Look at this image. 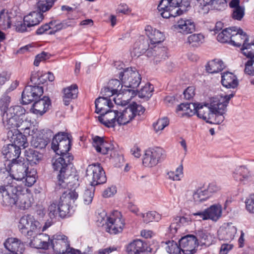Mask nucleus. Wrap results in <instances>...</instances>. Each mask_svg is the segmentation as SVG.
Returning <instances> with one entry per match:
<instances>
[{
	"instance_id": "nucleus-1",
	"label": "nucleus",
	"mask_w": 254,
	"mask_h": 254,
	"mask_svg": "<svg viewBox=\"0 0 254 254\" xmlns=\"http://www.w3.org/2000/svg\"><path fill=\"white\" fill-rule=\"evenodd\" d=\"M234 93L220 97H213L207 103H190L187 111L182 113L181 117H190L195 114L197 116L211 124H220L224 120V114L230 100Z\"/></svg>"
},
{
	"instance_id": "nucleus-2",
	"label": "nucleus",
	"mask_w": 254,
	"mask_h": 254,
	"mask_svg": "<svg viewBox=\"0 0 254 254\" xmlns=\"http://www.w3.org/2000/svg\"><path fill=\"white\" fill-rule=\"evenodd\" d=\"M25 190H27L21 184H17L16 182L0 186L1 203L5 206L15 205L22 210L29 208L33 203V198L30 193L23 192Z\"/></svg>"
},
{
	"instance_id": "nucleus-3",
	"label": "nucleus",
	"mask_w": 254,
	"mask_h": 254,
	"mask_svg": "<svg viewBox=\"0 0 254 254\" xmlns=\"http://www.w3.org/2000/svg\"><path fill=\"white\" fill-rule=\"evenodd\" d=\"M190 7L188 0H161L158 6L160 15L165 18L180 15Z\"/></svg>"
},
{
	"instance_id": "nucleus-4",
	"label": "nucleus",
	"mask_w": 254,
	"mask_h": 254,
	"mask_svg": "<svg viewBox=\"0 0 254 254\" xmlns=\"http://www.w3.org/2000/svg\"><path fill=\"white\" fill-rule=\"evenodd\" d=\"M60 156L53 164L54 170L59 171L58 175V183L56 187L57 190L68 188L69 180L70 178H72V176L65 177V172L68 165L73 160V157L70 154Z\"/></svg>"
},
{
	"instance_id": "nucleus-5",
	"label": "nucleus",
	"mask_w": 254,
	"mask_h": 254,
	"mask_svg": "<svg viewBox=\"0 0 254 254\" xmlns=\"http://www.w3.org/2000/svg\"><path fill=\"white\" fill-rule=\"evenodd\" d=\"M125 87V90L132 93V96L136 95V88L141 82V77L139 72L132 67L127 68L120 71L119 76Z\"/></svg>"
},
{
	"instance_id": "nucleus-6",
	"label": "nucleus",
	"mask_w": 254,
	"mask_h": 254,
	"mask_svg": "<svg viewBox=\"0 0 254 254\" xmlns=\"http://www.w3.org/2000/svg\"><path fill=\"white\" fill-rule=\"evenodd\" d=\"M25 110L21 106L11 107L3 114L2 123L7 129L13 128L15 130L19 120L25 114Z\"/></svg>"
},
{
	"instance_id": "nucleus-7",
	"label": "nucleus",
	"mask_w": 254,
	"mask_h": 254,
	"mask_svg": "<svg viewBox=\"0 0 254 254\" xmlns=\"http://www.w3.org/2000/svg\"><path fill=\"white\" fill-rule=\"evenodd\" d=\"M144 111L143 106L133 102L122 112L118 111L117 124L120 126L125 125L129 123L137 115L143 114Z\"/></svg>"
},
{
	"instance_id": "nucleus-8",
	"label": "nucleus",
	"mask_w": 254,
	"mask_h": 254,
	"mask_svg": "<svg viewBox=\"0 0 254 254\" xmlns=\"http://www.w3.org/2000/svg\"><path fill=\"white\" fill-rule=\"evenodd\" d=\"M71 139L64 133H58L53 138L52 148L58 155L70 154L68 152L71 147Z\"/></svg>"
},
{
	"instance_id": "nucleus-9",
	"label": "nucleus",
	"mask_w": 254,
	"mask_h": 254,
	"mask_svg": "<svg viewBox=\"0 0 254 254\" xmlns=\"http://www.w3.org/2000/svg\"><path fill=\"white\" fill-rule=\"evenodd\" d=\"M18 228L21 234L26 236H32L34 233L41 229V225L34 216L27 214L20 218Z\"/></svg>"
},
{
	"instance_id": "nucleus-10",
	"label": "nucleus",
	"mask_w": 254,
	"mask_h": 254,
	"mask_svg": "<svg viewBox=\"0 0 254 254\" xmlns=\"http://www.w3.org/2000/svg\"><path fill=\"white\" fill-rule=\"evenodd\" d=\"M86 176L92 186L104 184L107 181L105 172L99 164L89 165L86 169Z\"/></svg>"
},
{
	"instance_id": "nucleus-11",
	"label": "nucleus",
	"mask_w": 254,
	"mask_h": 254,
	"mask_svg": "<svg viewBox=\"0 0 254 254\" xmlns=\"http://www.w3.org/2000/svg\"><path fill=\"white\" fill-rule=\"evenodd\" d=\"M78 196V193L75 190H68L63 192L58 205L59 214L61 217H65L69 213L71 201L74 202Z\"/></svg>"
},
{
	"instance_id": "nucleus-12",
	"label": "nucleus",
	"mask_w": 254,
	"mask_h": 254,
	"mask_svg": "<svg viewBox=\"0 0 254 254\" xmlns=\"http://www.w3.org/2000/svg\"><path fill=\"white\" fill-rule=\"evenodd\" d=\"M106 230L111 234H117L122 232L125 225V220L122 218L121 213L114 211L112 215L107 218Z\"/></svg>"
},
{
	"instance_id": "nucleus-13",
	"label": "nucleus",
	"mask_w": 254,
	"mask_h": 254,
	"mask_svg": "<svg viewBox=\"0 0 254 254\" xmlns=\"http://www.w3.org/2000/svg\"><path fill=\"white\" fill-rule=\"evenodd\" d=\"M51 245L56 254H65L69 248L67 237L64 235L56 234L51 240Z\"/></svg>"
},
{
	"instance_id": "nucleus-14",
	"label": "nucleus",
	"mask_w": 254,
	"mask_h": 254,
	"mask_svg": "<svg viewBox=\"0 0 254 254\" xmlns=\"http://www.w3.org/2000/svg\"><path fill=\"white\" fill-rule=\"evenodd\" d=\"M43 94L42 87L38 86H26L22 93L23 104H28L36 100Z\"/></svg>"
},
{
	"instance_id": "nucleus-15",
	"label": "nucleus",
	"mask_w": 254,
	"mask_h": 254,
	"mask_svg": "<svg viewBox=\"0 0 254 254\" xmlns=\"http://www.w3.org/2000/svg\"><path fill=\"white\" fill-rule=\"evenodd\" d=\"M179 244L184 254H193L198 245V239L193 235H187L179 240Z\"/></svg>"
},
{
	"instance_id": "nucleus-16",
	"label": "nucleus",
	"mask_w": 254,
	"mask_h": 254,
	"mask_svg": "<svg viewBox=\"0 0 254 254\" xmlns=\"http://www.w3.org/2000/svg\"><path fill=\"white\" fill-rule=\"evenodd\" d=\"M27 165V163L18 161L12 162L9 164V172L13 179L16 181H22L26 174L28 172Z\"/></svg>"
},
{
	"instance_id": "nucleus-17",
	"label": "nucleus",
	"mask_w": 254,
	"mask_h": 254,
	"mask_svg": "<svg viewBox=\"0 0 254 254\" xmlns=\"http://www.w3.org/2000/svg\"><path fill=\"white\" fill-rule=\"evenodd\" d=\"M153 46L151 44L149 45L147 40L141 39L134 44L131 54L138 57L141 55L146 53L147 57H151L154 55L152 53Z\"/></svg>"
},
{
	"instance_id": "nucleus-18",
	"label": "nucleus",
	"mask_w": 254,
	"mask_h": 254,
	"mask_svg": "<svg viewBox=\"0 0 254 254\" xmlns=\"http://www.w3.org/2000/svg\"><path fill=\"white\" fill-rule=\"evenodd\" d=\"M92 140V144L96 150L102 154H107L109 152L112 153L116 149L113 144L105 141L103 138L98 136L93 137Z\"/></svg>"
},
{
	"instance_id": "nucleus-19",
	"label": "nucleus",
	"mask_w": 254,
	"mask_h": 254,
	"mask_svg": "<svg viewBox=\"0 0 254 254\" xmlns=\"http://www.w3.org/2000/svg\"><path fill=\"white\" fill-rule=\"evenodd\" d=\"M5 248L12 254H22L25 251L24 244L16 238H9L4 243Z\"/></svg>"
},
{
	"instance_id": "nucleus-20",
	"label": "nucleus",
	"mask_w": 254,
	"mask_h": 254,
	"mask_svg": "<svg viewBox=\"0 0 254 254\" xmlns=\"http://www.w3.org/2000/svg\"><path fill=\"white\" fill-rule=\"evenodd\" d=\"M118 111L111 109L98 117L99 121L108 127H113L117 123Z\"/></svg>"
},
{
	"instance_id": "nucleus-21",
	"label": "nucleus",
	"mask_w": 254,
	"mask_h": 254,
	"mask_svg": "<svg viewBox=\"0 0 254 254\" xmlns=\"http://www.w3.org/2000/svg\"><path fill=\"white\" fill-rule=\"evenodd\" d=\"M174 29L178 32L186 35L195 31V24L190 19H181L174 25Z\"/></svg>"
},
{
	"instance_id": "nucleus-22",
	"label": "nucleus",
	"mask_w": 254,
	"mask_h": 254,
	"mask_svg": "<svg viewBox=\"0 0 254 254\" xmlns=\"http://www.w3.org/2000/svg\"><path fill=\"white\" fill-rule=\"evenodd\" d=\"M49 241L50 237L48 235L40 233L33 237L29 245L30 247L36 249H47L50 245Z\"/></svg>"
},
{
	"instance_id": "nucleus-23",
	"label": "nucleus",
	"mask_w": 254,
	"mask_h": 254,
	"mask_svg": "<svg viewBox=\"0 0 254 254\" xmlns=\"http://www.w3.org/2000/svg\"><path fill=\"white\" fill-rule=\"evenodd\" d=\"M145 31L152 46L160 44L164 40L163 33L158 30L153 29L151 26H146Z\"/></svg>"
},
{
	"instance_id": "nucleus-24",
	"label": "nucleus",
	"mask_w": 254,
	"mask_h": 254,
	"mask_svg": "<svg viewBox=\"0 0 254 254\" xmlns=\"http://www.w3.org/2000/svg\"><path fill=\"white\" fill-rule=\"evenodd\" d=\"M34 101L31 110L33 113L37 115L44 114L51 104L50 98L46 96H44L42 98Z\"/></svg>"
},
{
	"instance_id": "nucleus-25",
	"label": "nucleus",
	"mask_w": 254,
	"mask_h": 254,
	"mask_svg": "<svg viewBox=\"0 0 254 254\" xmlns=\"http://www.w3.org/2000/svg\"><path fill=\"white\" fill-rule=\"evenodd\" d=\"M229 5L232 8V18L234 20H241L245 15V8L244 6L240 5V0H232Z\"/></svg>"
},
{
	"instance_id": "nucleus-26",
	"label": "nucleus",
	"mask_w": 254,
	"mask_h": 254,
	"mask_svg": "<svg viewBox=\"0 0 254 254\" xmlns=\"http://www.w3.org/2000/svg\"><path fill=\"white\" fill-rule=\"evenodd\" d=\"M63 102L64 104L67 106L72 99L77 97L78 87L76 84H72L63 89Z\"/></svg>"
},
{
	"instance_id": "nucleus-27",
	"label": "nucleus",
	"mask_w": 254,
	"mask_h": 254,
	"mask_svg": "<svg viewBox=\"0 0 254 254\" xmlns=\"http://www.w3.org/2000/svg\"><path fill=\"white\" fill-rule=\"evenodd\" d=\"M96 110L97 114L103 113L110 110L113 107V104L110 99L105 98L103 97H99L95 101Z\"/></svg>"
},
{
	"instance_id": "nucleus-28",
	"label": "nucleus",
	"mask_w": 254,
	"mask_h": 254,
	"mask_svg": "<svg viewBox=\"0 0 254 254\" xmlns=\"http://www.w3.org/2000/svg\"><path fill=\"white\" fill-rule=\"evenodd\" d=\"M221 83L227 88H235L238 85L237 77L232 72H226L222 74Z\"/></svg>"
},
{
	"instance_id": "nucleus-29",
	"label": "nucleus",
	"mask_w": 254,
	"mask_h": 254,
	"mask_svg": "<svg viewBox=\"0 0 254 254\" xmlns=\"http://www.w3.org/2000/svg\"><path fill=\"white\" fill-rule=\"evenodd\" d=\"M43 14L39 11H32L24 16V21L27 23L28 27L38 25L43 19Z\"/></svg>"
},
{
	"instance_id": "nucleus-30",
	"label": "nucleus",
	"mask_w": 254,
	"mask_h": 254,
	"mask_svg": "<svg viewBox=\"0 0 254 254\" xmlns=\"http://www.w3.org/2000/svg\"><path fill=\"white\" fill-rule=\"evenodd\" d=\"M146 247V243L140 240H136L128 245L127 252L130 254H140V252L145 251Z\"/></svg>"
},
{
	"instance_id": "nucleus-31",
	"label": "nucleus",
	"mask_w": 254,
	"mask_h": 254,
	"mask_svg": "<svg viewBox=\"0 0 254 254\" xmlns=\"http://www.w3.org/2000/svg\"><path fill=\"white\" fill-rule=\"evenodd\" d=\"M205 209L207 220L211 219L212 221H216L222 215V207L219 204H213Z\"/></svg>"
},
{
	"instance_id": "nucleus-32",
	"label": "nucleus",
	"mask_w": 254,
	"mask_h": 254,
	"mask_svg": "<svg viewBox=\"0 0 254 254\" xmlns=\"http://www.w3.org/2000/svg\"><path fill=\"white\" fill-rule=\"evenodd\" d=\"M237 229L235 226L228 225L219 232V238L220 240L231 241L234 238Z\"/></svg>"
},
{
	"instance_id": "nucleus-33",
	"label": "nucleus",
	"mask_w": 254,
	"mask_h": 254,
	"mask_svg": "<svg viewBox=\"0 0 254 254\" xmlns=\"http://www.w3.org/2000/svg\"><path fill=\"white\" fill-rule=\"evenodd\" d=\"M225 67L223 62L218 59L209 61L206 65V71L210 73H217L222 71Z\"/></svg>"
},
{
	"instance_id": "nucleus-34",
	"label": "nucleus",
	"mask_w": 254,
	"mask_h": 254,
	"mask_svg": "<svg viewBox=\"0 0 254 254\" xmlns=\"http://www.w3.org/2000/svg\"><path fill=\"white\" fill-rule=\"evenodd\" d=\"M10 16L8 11L6 9H2L0 11V28H9L10 26ZM5 35L0 31V40H4Z\"/></svg>"
},
{
	"instance_id": "nucleus-35",
	"label": "nucleus",
	"mask_w": 254,
	"mask_h": 254,
	"mask_svg": "<svg viewBox=\"0 0 254 254\" xmlns=\"http://www.w3.org/2000/svg\"><path fill=\"white\" fill-rule=\"evenodd\" d=\"M25 157L31 165L37 164L42 159L43 155L33 149H28L25 151Z\"/></svg>"
},
{
	"instance_id": "nucleus-36",
	"label": "nucleus",
	"mask_w": 254,
	"mask_h": 254,
	"mask_svg": "<svg viewBox=\"0 0 254 254\" xmlns=\"http://www.w3.org/2000/svg\"><path fill=\"white\" fill-rule=\"evenodd\" d=\"M15 131L14 133H12V131L8 132V136L10 135V133L12 134V136H11V139L13 140V144L17 146L19 148L22 147L23 148L26 147L28 145L27 139L25 135H23L22 132L16 133Z\"/></svg>"
},
{
	"instance_id": "nucleus-37",
	"label": "nucleus",
	"mask_w": 254,
	"mask_h": 254,
	"mask_svg": "<svg viewBox=\"0 0 254 254\" xmlns=\"http://www.w3.org/2000/svg\"><path fill=\"white\" fill-rule=\"evenodd\" d=\"M246 38H249L248 36L243 30L239 29L235 34H232L230 42L233 45L240 47L242 46Z\"/></svg>"
},
{
	"instance_id": "nucleus-38",
	"label": "nucleus",
	"mask_w": 254,
	"mask_h": 254,
	"mask_svg": "<svg viewBox=\"0 0 254 254\" xmlns=\"http://www.w3.org/2000/svg\"><path fill=\"white\" fill-rule=\"evenodd\" d=\"M190 219L184 216H177L174 219L173 222L170 226V230L173 234L177 232L178 230L182 226L188 224Z\"/></svg>"
},
{
	"instance_id": "nucleus-39",
	"label": "nucleus",
	"mask_w": 254,
	"mask_h": 254,
	"mask_svg": "<svg viewBox=\"0 0 254 254\" xmlns=\"http://www.w3.org/2000/svg\"><path fill=\"white\" fill-rule=\"evenodd\" d=\"M241 50L243 54L247 58L254 57V40H250L249 38H246Z\"/></svg>"
},
{
	"instance_id": "nucleus-40",
	"label": "nucleus",
	"mask_w": 254,
	"mask_h": 254,
	"mask_svg": "<svg viewBox=\"0 0 254 254\" xmlns=\"http://www.w3.org/2000/svg\"><path fill=\"white\" fill-rule=\"evenodd\" d=\"M148 150H150V154L157 164L162 162L166 157V153L165 150L161 147L150 148Z\"/></svg>"
},
{
	"instance_id": "nucleus-41",
	"label": "nucleus",
	"mask_w": 254,
	"mask_h": 254,
	"mask_svg": "<svg viewBox=\"0 0 254 254\" xmlns=\"http://www.w3.org/2000/svg\"><path fill=\"white\" fill-rule=\"evenodd\" d=\"M251 177L248 170L245 166H239L235 170L234 178L236 181H243L248 180Z\"/></svg>"
},
{
	"instance_id": "nucleus-42",
	"label": "nucleus",
	"mask_w": 254,
	"mask_h": 254,
	"mask_svg": "<svg viewBox=\"0 0 254 254\" xmlns=\"http://www.w3.org/2000/svg\"><path fill=\"white\" fill-rule=\"evenodd\" d=\"M154 90L153 85L149 83L146 84L139 91L136 90V95L137 93L138 96L141 98L149 99L152 95V92Z\"/></svg>"
},
{
	"instance_id": "nucleus-43",
	"label": "nucleus",
	"mask_w": 254,
	"mask_h": 254,
	"mask_svg": "<svg viewBox=\"0 0 254 254\" xmlns=\"http://www.w3.org/2000/svg\"><path fill=\"white\" fill-rule=\"evenodd\" d=\"M193 199L195 203L201 202L209 198V195L206 193L205 189L198 188L193 193Z\"/></svg>"
},
{
	"instance_id": "nucleus-44",
	"label": "nucleus",
	"mask_w": 254,
	"mask_h": 254,
	"mask_svg": "<svg viewBox=\"0 0 254 254\" xmlns=\"http://www.w3.org/2000/svg\"><path fill=\"white\" fill-rule=\"evenodd\" d=\"M24 115H22L19 120V123H18V125L17 127V131L19 132H21V131H23V133L26 134H28V135H32L33 133V130L32 131V132H30V129L29 127H28L29 123L26 120H23Z\"/></svg>"
},
{
	"instance_id": "nucleus-45",
	"label": "nucleus",
	"mask_w": 254,
	"mask_h": 254,
	"mask_svg": "<svg viewBox=\"0 0 254 254\" xmlns=\"http://www.w3.org/2000/svg\"><path fill=\"white\" fill-rule=\"evenodd\" d=\"M52 0H39L37 3L38 9L41 13L49 10L54 5Z\"/></svg>"
},
{
	"instance_id": "nucleus-46",
	"label": "nucleus",
	"mask_w": 254,
	"mask_h": 254,
	"mask_svg": "<svg viewBox=\"0 0 254 254\" xmlns=\"http://www.w3.org/2000/svg\"><path fill=\"white\" fill-rule=\"evenodd\" d=\"M204 36L201 34H193L188 38V42L192 47H198L203 43Z\"/></svg>"
},
{
	"instance_id": "nucleus-47",
	"label": "nucleus",
	"mask_w": 254,
	"mask_h": 254,
	"mask_svg": "<svg viewBox=\"0 0 254 254\" xmlns=\"http://www.w3.org/2000/svg\"><path fill=\"white\" fill-rule=\"evenodd\" d=\"M142 164L147 167H152L157 165L150 154V150L147 149L145 151L143 155Z\"/></svg>"
},
{
	"instance_id": "nucleus-48",
	"label": "nucleus",
	"mask_w": 254,
	"mask_h": 254,
	"mask_svg": "<svg viewBox=\"0 0 254 254\" xmlns=\"http://www.w3.org/2000/svg\"><path fill=\"white\" fill-rule=\"evenodd\" d=\"M183 167L181 164L177 168L175 171H170L168 172L169 179L173 181H179L183 176Z\"/></svg>"
},
{
	"instance_id": "nucleus-49",
	"label": "nucleus",
	"mask_w": 254,
	"mask_h": 254,
	"mask_svg": "<svg viewBox=\"0 0 254 254\" xmlns=\"http://www.w3.org/2000/svg\"><path fill=\"white\" fill-rule=\"evenodd\" d=\"M233 30L231 28H226L219 33L217 36V40L221 43H226L231 39Z\"/></svg>"
},
{
	"instance_id": "nucleus-50",
	"label": "nucleus",
	"mask_w": 254,
	"mask_h": 254,
	"mask_svg": "<svg viewBox=\"0 0 254 254\" xmlns=\"http://www.w3.org/2000/svg\"><path fill=\"white\" fill-rule=\"evenodd\" d=\"M166 244V250L169 254H181L182 248L176 242L168 241Z\"/></svg>"
},
{
	"instance_id": "nucleus-51",
	"label": "nucleus",
	"mask_w": 254,
	"mask_h": 254,
	"mask_svg": "<svg viewBox=\"0 0 254 254\" xmlns=\"http://www.w3.org/2000/svg\"><path fill=\"white\" fill-rule=\"evenodd\" d=\"M143 222L148 223L153 221H158L161 219L160 215L156 211H150L145 214H142Z\"/></svg>"
},
{
	"instance_id": "nucleus-52",
	"label": "nucleus",
	"mask_w": 254,
	"mask_h": 254,
	"mask_svg": "<svg viewBox=\"0 0 254 254\" xmlns=\"http://www.w3.org/2000/svg\"><path fill=\"white\" fill-rule=\"evenodd\" d=\"M152 56L155 57V62H158V59H165L167 57V53L165 48H160L156 46H153Z\"/></svg>"
},
{
	"instance_id": "nucleus-53",
	"label": "nucleus",
	"mask_w": 254,
	"mask_h": 254,
	"mask_svg": "<svg viewBox=\"0 0 254 254\" xmlns=\"http://www.w3.org/2000/svg\"><path fill=\"white\" fill-rule=\"evenodd\" d=\"M48 143V139L40 136H37L32 141V146L36 148L40 149L45 148Z\"/></svg>"
},
{
	"instance_id": "nucleus-54",
	"label": "nucleus",
	"mask_w": 254,
	"mask_h": 254,
	"mask_svg": "<svg viewBox=\"0 0 254 254\" xmlns=\"http://www.w3.org/2000/svg\"><path fill=\"white\" fill-rule=\"evenodd\" d=\"M10 151H9L8 154L9 157H6L7 160L11 159L12 162L17 161L16 158H18L20 154V148L11 144L10 145Z\"/></svg>"
},
{
	"instance_id": "nucleus-55",
	"label": "nucleus",
	"mask_w": 254,
	"mask_h": 254,
	"mask_svg": "<svg viewBox=\"0 0 254 254\" xmlns=\"http://www.w3.org/2000/svg\"><path fill=\"white\" fill-rule=\"evenodd\" d=\"M51 26V30L48 32V34H54L57 31L63 29H65L63 22H60L57 20H52L49 22Z\"/></svg>"
},
{
	"instance_id": "nucleus-56",
	"label": "nucleus",
	"mask_w": 254,
	"mask_h": 254,
	"mask_svg": "<svg viewBox=\"0 0 254 254\" xmlns=\"http://www.w3.org/2000/svg\"><path fill=\"white\" fill-rule=\"evenodd\" d=\"M169 123V119L166 117L158 119L157 122L153 124L155 132H158L163 130L166 127L168 126Z\"/></svg>"
},
{
	"instance_id": "nucleus-57",
	"label": "nucleus",
	"mask_w": 254,
	"mask_h": 254,
	"mask_svg": "<svg viewBox=\"0 0 254 254\" xmlns=\"http://www.w3.org/2000/svg\"><path fill=\"white\" fill-rule=\"evenodd\" d=\"M35 173V171L32 170L26 174L24 179L25 180L23 182L25 183V186L30 187L35 184L36 182Z\"/></svg>"
},
{
	"instance_id": "nucleus-58",
	"label": "nucleus",
	"mask_w": 254,
	"mask_h": 254,
	"mask_svg": "<svg viewBox=\"0 0 254 254\" xmlns=\"http://www.w3.org/2000/svg\"><path fill=\"white\" fill-rule=\"evenodd\" d=\"M118 152L115 150L113 151L112 153H111L110 156L113 159V162L115 163V165L117 167H120L123 165L124 163V158L123 155H119Z\"/></svg>"
},
{
	"instance_id": "nucleus-59",
	"label": "nucleus",
	"mask_w": 254,
	"mask_h": 254,
	"mask_svg": "<svg viewBox=\"0 0 254 254\" xmlns=\"http://www.w3.org/2000/svg\"><path fill=\"white\" fill-rule=\"evenodd\" d=\"M200 243L201 246L209 247L212 244L213 239L212 236L209 234L202 233L200 235Z\"/></svg>"
},
{
	"instance_id": "nucleus-60",
	"label": "nucleus",
	"mask_w": 254,
	"mask_h": 254,
	"mask_svg": "<svg viewBox=\"0 0 254 254\" xmlns=\"http://www.w3.org/2000/svg\"><path fill=\"white\" fill-rule=\"evenodd\" d=\"M108 86L112 89L114 92L118 94L117 97L120 96V94H118V92H120L121 90L122 86L120 87L121 82L119 80L116 79L111 80L109 82Z\"/></svg>"
},
{
	"instance_id": "nucleus-61",
	"label": "nucleus",
	"mask_w": 254,
	"mask_h": 254,
	"mask_svg": "<svg viewBox=\"0 0 254 254\" xmlns=\"http://www.w3.org/2000/svg\"><path fill=\"white\" fill-rule=\"evenodd\" d=\"M244 72L248 75H254V57L250 58V60L246 63Z\"/></svg>"
},
{
	"instance_id": "nucleus-62",
	"label": "nucleus",
	"mask_w": 254,
	"mask_h": 254,
	"mask_svg": "<svg viewBox=\"0 0 254 254\" xmlns=\"http://www.w3.org/2000/svg\"><path fill=\"white\" fill-rule=\"evenodd\" d=\"M245 203L246 209L250 213H254V193L249 196Z\"/></svg>"
},
{
	"instance_id": "nucleus-63",
	"label": "nucleus",
	"mask_w": 254,
	"mask_h": 254,
	"mask_svg": "<svg viewBox=\"0 0 254 254\" xmlns=\"http://www.w3.org/2000/svg\"><path fill=\"white\" fill-rule=\"evenodd\" d=\"M50 55L48 53L42 52L41 53L37 55L36 57L34 62V64L37 66L39 65V64L41 62L44 61L47 59H49Z\"/></svg>"
},
{
	"instance_id": "nucleus-64",
	"label": "nucleus",
	"mask_w": 254,
	"mask_h": 254,
	"mask_svg": "<svg viewBox=\"0 0 254 254\" xmlns=\"http://www.w3.org/2000/svg\"><path fill=\"white\" fill-rule=\"evenodd\" d=\"M93 196L94 193L92 191L89 190H85L82 196L84 204H90L92 201Z\"/></svg>"
}]
</instances>
